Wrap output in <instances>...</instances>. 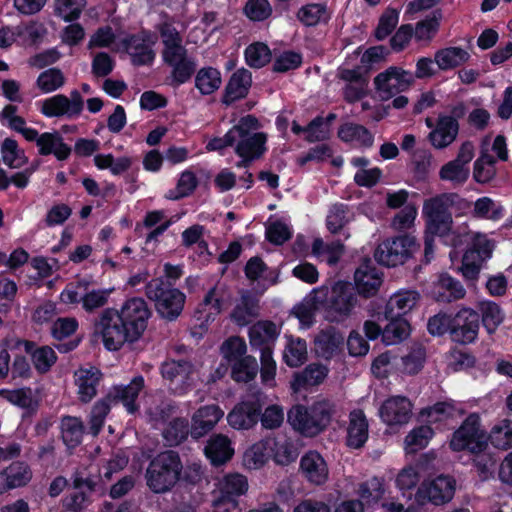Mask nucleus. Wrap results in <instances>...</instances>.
<instances>
[{"label":"nucleus","mask_w":512,"mask_h":512,"mask_svg":"<svg viewBox=\"0 0 512 512\" xmlns=\"http://www.w3.org/2000/svg\"><path fill=\"white\" fill-rule=\"evenodd\" d=\"M456 204L462 208L470 206L469 202L456 193H442L424 201V256L434 253L436 236L446 237L451 234L454 221L450 209Z\"/></svg>","instance_id":"obj_1"},{"label":"nucleus","mask_w":512,"mask_h":512,"mask_svg":"<svg viewBox=\"0 0 512 512\" xmlns=\"http://www.w3.org/2000/svg\"><path fill=\"white\" fill-rule=\"evenodd\" d=\"M163 44V62L171 68L170 77L174 85L187 82L194 74L197 64L183 45L181 32L173 19H166L158 26Z\"/></svg>","instance_id":"obj_2"},{"label":"nucleus","mask_w":512,"mask_h":512,"mask_svg":"<svg viewBox=\"0 0 512 512\" xmlns=\"http://www.w3.org/2000/svg\"><path fill=\"white\" fill-rule=\"evenodd\" d=\"M334 412V405L323 399L309 407H292L287 413V420L295 431L306 437H314L326 429Z\"/></svg>","instance_id":"obj_3"},{"label":"nucleus","mask_w":512,"mask_h":512,"mask_svg":"<svg viewBox=\"0 0 512 512\" xmlns=\"http://www.w3.org/2000/svg\"><path fill=\"white\" fill-rule=\"evenodd\" d=\"M181 462L173 451L159 454L147 470V484L156 493L169 490L179 479Z\"/></svg>","instance_id":"obj_4"},{"label":"nucleus","mask_w":512,"mask_h":512,"mask_svg":"<svg viewBox=\"0 0 512 512\" xmlns=\"http://www.w3.org/2000/svg\"><path fill=\"white\" fill-rule=\"evenodd\" d=\"M146 295L154 301L157 312L168 320H174L181 314L186 299L184 293L162 279L151 280L146 286Z\"/></svg>","instance_id":"obj_5"},{"label":"nucleus","mask_w":512,"mask_h":512,"mask_svg":"<svg viewBox=\"0 0 512 512\" xmlns=\"http://www.w3.org/2000/svg\"><path fill=\"white\" fill-rule=\"evenodd\" d=\"M315 290H323L322 309L326 312V318L331 321L346 319L356 305V297L349 283L339 281L333 286H321Z\"/></svg>","instance_id":"obj_6"},{"label":"nucleus","mask_w":512,"mask_h":512,"mask_svg":"<svg viewBox=\"0 0 512 512\" xmlns=\"http://www.w3.org/2000/svg\"><path fill=\"white\" fill-rule=\"evenodd\" d=\"M259 121L253 115L242 117L235 130V153L238 156H251L258 159L265 151L266 134L257 132Z\"/></svg>","instance_id":"obj_7"},{"label":"nucleus","mask_w":512,"mask_h":512,"mask_svg":"<svg viewBox=\"0 0 512 512\" xmlns=\"http://www.w3.org/2000/svg\"><path fill=\"white\" fill-rule=\"evenodd\" d=\"M365 258L354 273V283L358 293L364 297L374 296L383 282L379 266L396 267L402 265V258Z\"/></svg>","instance_id":"obj_8"},{"label":"nucleus","mask_w":512,"mask_h":512,"mask_svg":"<svg viewBox=\"0 0 512 512\" xmlns=\"http://www.w3.org/2000/svg\"><path fill=\"white\" fill-rule=\"evenodd\" d=\"M95 332L101 337L105 348L110 351L120 349L126 342L137 340L122 322L118 310L113 309H108L101 315L96 324Z\"/></svg>","instance_id":"obj_9"},{"label":"nucleus","mask_w":512,"mask_h":512,"mask_svg":"<svg viewBox=\"0 0 512 512\" xmlns=\"http://www.w3.org/2000/svg\"><path fill=\"white\" fill-rule=\"evenodd\" d=\"M488 438L480 427L476 414L469 415L462 425L453 433L450 447L453 451L481 452L487 445Z\"/></svg>","instance_id":"obj_10"},{"label":"nucleus","mask_w":512,"mask_h":512,"mask_svg":"<svg viewBox=\"0 0 512 512\" xmlns=\"http://www.w3.org/2000/svg\"><path fill=\"white\" fill-rule=\"evenodd\" d=\"M413 83V74L396 66L387 68L374 78L376 91L383 101L389 100L396 94L409 89Z\"/></svg>","instance_id":"obj_11"},{"label":"nucleus","mask_w":512,"mask_h":512,"mask_svg":"<svg viewBox=\"0 0 512 512\" xmlns=\"http://www.w3.org/2000/svg\"><path fill=\"white\" fill-rule=\"evenodd\" d=\"M111 290L89 289L83 282L70 283L60 295L65 304L82 303L85 310L90 311L103 306L108 299Z\"/></svg>","instance_id":"obj_12"},{"label":"nucleus","mask_w":512,"mask_h":512,"mask_svg":"<svg viewBox=\"0 0 512 512\" xmlns=\"http://www.w3.org/2000/svg\"><path fill=\"white\" fill-rule=\"evenodd\" d=\"M5 345L11 352H26L30 355L34 369L40 373H47L55 364L57 356L55 351L48 346L36 347L32 342L23 341L17 337L9 336L5 339Z\"/></svg>","instance_id":"obj_13"},{"label":"nucleus","mask_w":512,"mask_h":512,"mask_svg":"<svg viewBox=\"0 0 512 512\" xmlns=\"http://www.w3.org/2000/svg\"><path fill=\"white\" fill-rule=\"evenodd\" d=\"M412 410L413 405L408 398L392 396L381 404L379 416L392 431H396L409 423Z\"/></svg>","instance_id":"obj_14"},{"label":"nucleus","mask_w":512,"mask_h":512,"mask_svg":"<svg viewBox=\"0 0 512 512\" xmlns=\"http://www.w3.org/2000/svg\"><path fill=\"white\" fill-rule=\"evenodd\" d=\"M84 107V100L78 90H73L70 97L57 94L45 99L42 103L41 112L47 117L74 118L81 114Z\"/></svg>","instance_id":"obj_15"},{"label":"nucleus","mask_w":512,"mask_h":512,"mask_svg":"<svg viewBox=\"0 0 512 512\" xmlns=\"http://www.w3.org/2000/svg\"><path fill=\"white\" fill-rule=\"evenodd\" d=\"M455 480L449 476H438L430 481H425L416 493L420 503L431 502L436 505L449 502L455 493Z\"/></svg>","instance_id":"obj_16"},{"label":"nucleus","mask_w":512,"mask_h":512,"mask_svg":"<svg viewBox=\"0 0 512 512\" xmlns=\"http://www.w3.org/2000/svg\"><path fill=\"white\" fill-rule=\"evenodd\" d=\"M118 315L130 330L131 335L138 340L147 327L150 311L143 299L132 298L118 310Z\"/></svg>","instance_id":"obj_17"},{"label":"nucleus","mask_w":512,"mask_h":512,"mask_svg":"<svg viewBox=\"0 0 512 512\" xmlns=\"http://www.w3.org/2000/svg\"><path fill=\"white\" fill-rule=\"evenodd\" d=\"M299 473L311 485L321 486L329 480V466L317 451H307L300 459Z\"/></svg>","instance_id":"obj_18"},{"label":"nucleus","mask_w":512,"mask_h":512,"mask_svg":"<svg viewBox=\"0 0 512 512\" xmlns=\"http://www.w3.org/2000/svg\"><path fill=\"white\" fill-rule=\"evenodd\" d=\"M479 316L470 308H462L455 315L451 335L454 341L467 344L473 342L478 334Z\"/></svg>","instance_id":"obj_19"},{"label":"nucleus","mask_w":512,"mask_h":512,"mask_svg":"<svg viewBox=\"0 0 512 512\" xmlns=\"http://www.w3.org/2000/svg\"><path fill=\"white\" fill-rule=\"evenodd\" d=\"M323 290L313 289L299 304L291 310V315L299 321V328L309 329L315 323L316 311L322 308Z\"/></svg>","instance_id":"obj_20"},{"label":"nucleus","mask_w":512,"mask_h":512,"mask_svg":"<svg viewBox=\"0 0 512 512\" xmlns=\"http://www.w3.org/2000/svg\"><path fill=\"white\" fill-rule=\"evenodd\" d=\"M260 405L257 400L238 403L227 415L228 424L237 430H248L258 421Z\"/></svg>","instance_id":"obj_21"},{"label":"nucleus","mask_w":512,"mask_h":512,"mask_svg":"<svg viewBox=\"0 0 512 512\" xmlns=\"http://www.w3.org/2000/svg\"><path fill=\"white\" fill-rule=\"evenodd\" d=\"M224 411L216 404L200 407L192 416L191 434L200 438L212 430L223 418Z\"/></svg>","instance_id":"obj_22"},{"label":"nucleus","mask_w":512,"mask_h":512,"mask_svg":"<svg viewBox=\"0 0 512 512\" xmlns=\"http://www.w3.org/2000/svg\"><path fill=\"white\" fill-rule=\"evenodd\" d=\"M459 131L457 120L448 115L439 116L435 128L429 133L428 138L436 149H443L451 145Z\"/></svg>","instance_id":"obj_23"},{"label":"nucleus","mask_w":512,"mask_h":512,"mask_svg":"<svg viewBox=\"0 0 512 512\" xmlns=\"http://www.w3.org/2000/svg\"><path fill=\"white\" fill-rule=\"evenodd\" d=\"M153 41L144 33L133 35L124 41V46L135 65H147L153 62L155 52Z\"/></svg>","instance_id":"obj_24"},{"label":"nucleus","mask_w":512,"mask_h":512,"mask_svg":"<svg viewBox=\"0 0 512 512\" xmlns=\"http://www.w3.org/2000/svg\"><path fill=\"white\" fill-rule=\"evenodd\" d=\"M419 250L420 244L414 236L403 235L385 240L377 247L374 256H412Z\"/></svg>","instance_id":"obj_25"},{"label":"nucleus","mask_w":512,"mask_h":512,"mask_svg":"<svg viewBox=\"0 0 512 512\" xmlns=\"http://www.w3.org/2000/svg\"><path fill=\"white\" fill-rule=\"evenodd\" d=\"M144 387V379L141 376L135 377L126 386H115L111 389L106 399L110 404L115 401H120L126 408L127 412L134 413L137 411L138 406L135 404V399Z\"/></svg>","instance_id":"obj_26"},{"label":"nucleus","mask_w":512,"mask_h":512,"mask_svg":"<svg viewBox=\"0 0 512 512\" xmlns=\"http://www.w3.org/2000/svg\"><path fill=\"white\" fill-rule=\"evenodd\" d=\"M100 379L101 373L94 367L80 368L75 372L74 382L80 401L87 403L95 397Z\"/></svg>","instance_id":"obj_27"},{"label":"nucleus","mask_w":512,"mask_h":512,"mask_svg":"<svg viewBox=\"0 0 512 512\" xmlns=\"http://www.w3.org/2000/svg\"><path fill=\"white\" fill-rule=\"evenodd\" d=\"M251 83L252 77L248 70L242 68L235 71L226 85L222 102L225 105H231L235 101L245 98Z\"/></svg>","instance_id":"obj_28"},{"label":"nucleus","mask_w":512,"mask_h":512,"mask_svg":"<svg viewBox=\"0 0 512 512\" xmlns=\"http://www.w3.org/2000/svg\"><path fill=\"white\" fill-rule=\"evenodd\" d=\"M32 478L27 464L13 462L0 473V493L26 485Z\"/></svg>","instance_id":"obj_29"},{"label":"nucleus","mask_w":512,"mask_h":512,"mask_svg":"<svg viewBox=\"0 0 512 512\" xmlns=\"http://www.w3.org/2000/svg\"><path fill=\"white\" fill-rule=\"evenodd\" d=\"M40 155L53 154L58 160H65L71 153V148L64 143L63 137L58 132L43 133L38 139Z\"/></svg>","instance_id":"obj_30"},{"label":"nucleus","mask_w":512,"mask_h":512,"mask_svg":"<svg viewBox=\"0 0 512 512\" xmlns=\"http://www.w3.org/2000/svg\"><path fill=\"white\" fill-rule=\"evenodd\" d=\"M368 439V423L361 410L350 413L347 428V444L352 448H360Z\"/></svg>","instance_id":"obj_31"},{"label":"nucleus","mask_w":512,"mask_h":512,"mask_svg":"<svg viewBox=\"0 0 512 512\" xmlns=\"http://www.w3.org/2000/svg\"><path fill=\"white\" fill-rule=\"evenodd\" d=\"M431 294L438 301H451L463 298L465 289L457 280L447 274H442L433 285Z\"/></svg>","instance_id":"obj_32"},{"label":"nucleus","mask_w":512,"mask_h":512,"mask_svg":"<svg viewBox=\"0 0 512 512\" xmlns=\"http://www.w3.org/2000/svg\"><path fill=\"white\" fill-rule=\"evenodd\" d=\"M419 294L415 291H399L389 300L386 309V317H402L409 313L418 303Z\"/></svg>","instance_id":"obj_33"},{"label":"nucleus","mask_w":512,"mask_h":512,"mask_svg":"<svg viewBox=\"0 0 512 512\" xmlns=\"http://www.w3.org/2000/svg\"><path fill=\"white\" fill-rule=\"evenodd\" d=\"M338 136L342 141L360 147H371L374 141L372 133L366 127L353 122L342 124L339 127Z\"/></svg>","instance_id":"obj_34"},{"label":"nucleus","mask_w":512,"mask_h":512,"mask_svg":"<svg viewBox=\"0 0 512 512\" xmlns=\"http://www.w3.org/2000/svg\"><path fill=\"white\" fill-rule=\"evenodd\" d=\"M205 454L212 464L219 465L230 460L234 454L231 441L224 435H215L205 448Z\"/></svg>","instance_id":"obj_35"},{"label":"nucleus","mask_w":512,"mask_h":512,"mask_svg":"<svg viewBox=\"0 0 512 512\" xmlns=\"http://www.w3.org/2000/svg\"><path fill=\"white\" fill-rule=\"evenodd\" d=\"M224 301V290L219 287L212 288L203 302L200 304L197 314L198 319L208 322L220 314Z\"/></svg>","instance_id":"obj_36"},{"label":"nucleus","mask_w":512,"mask_h":512,"mask_svg":"<svg viewBox=\"0 0 512 512\" xmlns=\"http://www.w3.org/2000/svg\"><path fill=\"white\" fill-rule=\"evenodd\" d=\"M248 490L246 477L241 474H229L224 476L217 484V495L237 499Z\"/></svg>","instance_id":"obj_37"},{"label":"nucleus","mask_w":512,"mask_h":512,"mask_svg":"<svg viewBox=\"0 0 512 512\" xmlns=\"http://www.w3.org/2000/svg\"><path fill=\"white\" fill-rule=\"evenodd\" d=\"M469 53L460 47H448L435 53V62L441 70H449L467 62Z\"/></svg>","instance_id":"obj_38"},{"label":"nucleus","mask_w":512,"mask_h":512,"mask_svg":"<svg viewBox=\"0 0 512 512\" xmlns=\"http://www.w3.org/2000/svg\"><path fill=\"white\" fill-rule=\"evenodd\" d=\"M496 159L489 154L488 149L482 148L479 158L474 162L473 177L476 182L486 184L496 176Z\"/></svg>","instance_id":"obj_39"},{"label":"nucleus","mask_w":512,"mask_h":512,"mask_svg":"<svg viewBox=\"0 0 512 512\" xmlns=\"http://www.w3.org/2000/svg\"><path fill=\"white\" fill-rule=\"evenodd\" d=\"M389 323L382 332V339L386 345H393L406 339L411 332L409 322L403 317L388 318Z\"/></svg>","instance_id":"obj_40"},{"label":"nucleus","mask_w":512,"mask_h":512,"mask_svg":"<svg viewBox=\"0 0 512 512\" xmlns=\"http://www.w3.org/2000/svg\"><path fill=\"white\" fill-rule=\"evenodd\" d=\"M269 443L267 439L251 445L243 455V465L250 470H256L263 467L268 461L270 455Z\"/></svg>","instance_id":"obj_41"},{"label":"nucleus","mask_w":512,"mask_h":512,"mask_svg":"<svg viewBox=\"0 0 512 512\" xmlns=\"http://www.w3.org/2000/svg\"><path fill=\"white\" fill-rule=\"evenodd\" d=\"M269 443L270 455L279 465H288L297 458V450L292 442L287 439L267 438Z\"/></svg>","instance_id":"obj_42"},{"label":"nucleus","mask_w":512,"mask_h":512,"mask_svg":"<svg viewBox=\"0 0 512 512\" xmlns=\"http://www.w3.org/2000/svg\"><path fill=\"white\" fill-rule=\"evenodd\" d=\"M328 369L322 365H309L301 374H296L291 383L292 389L297 392L305 386L318 385L326 378Z\"/></svg>","instance_id":"obj_43"},{"label":"nucleus","mask_w":512,"mask_h":512,"mask_svg":"<svg viewBox=\"0 0 512 512\" xmlns=\"http://www.w3.org/2000/svg\"><path fill=\"white\" fill-rule=\"evenodd\" d=\"M442 17V11L436 9L432 12L431 16L417 22L415 28H413L415 39L417 41H431L439 30Z\"/></svg>","instance_id":"obj_44"},{"label":"nucleus","mask_w":512,"mask_h":512,"mask_svg":"<svg viewBox=\"0 0 512 512\" xmlns=\"http://www.w3.org/2000/svg\"><path fill=\"white\" fill-rule=\"evenodd\" d=\"M287 343L283 351V359L290 367H298L307 359L306 342L300 338L286 337Z\"/></svg>","instance_id":"obj_45"},{"label":"nucleus","mask_w":512,"mask_h":512,"mask_svg":"<svg viewBox=\"0 0 512 512\" xmlns=\"http://www.w3.org/2000/svg\"><path fill=\"white\" fill-rule=\"evenodd\" d=\"M258 314V301L250 294H242L238 304L236 305L232 319L238 325H246Z\"/></svg>","instance_id":"obj_46"},{"label":"nucleus","mask_w":512,"mask_h":512,"mask_svg":"<svg viewBox=\"0 0 512 512\" xmlns=\"http://www.w3.org/2000/svg\"><path fill=\"white\" fill-rule=\"evenodd\" d=\"M162 376L172 382H178L183 385L190 384L194 371L186 362L167 361L161 368Z\"/></svg>","instance_id":"obj_47"},{"label":"nucleus","mask_w":512,"mask_h":512,"mask_svg":"<svg viewBox=\"0 0 512 512\" xmlns=\"http://www.w3.org/2000/svg\"><path fill=\"white\" fill-rule=\"evenodd\" d=\"M221 85L220 72L213 67L202 68L195 77V86L203 95H209Z\"/></svg>","instance_id":"obj_48"},{"label":"nucleus","mask_w":512,"mask_h":512,"mask_svg":"<svg viewBox=\"0 0 512 512\" xmlns=\"http://www.w3.org/2000/svg\"><path fill=\"white\" fill-rule=\"evenodd\" d=\"M432 437L433 430L429 426H419L405 437L404 448L408 453H415L425 448Z\"/></svg>","instance_id":"obj_49"},{"label":"nucleus","mask_w":512,"mask_h":512,"mask_svg":"<svg viewBox=\"0 0 512 512\" xmlns=\"http://www.w3.org/2000/svg\"><path fill=\"white\" fill-rule=\"evenodd\" d=\"M83 423L77 417L67 416L62 419V438L68 447H75L81 442L83 436Z\"/></svg>","instance_id":"obj_50"},{"label":"nucleus","mask_w":512,"mask_h":512,"mask_svg":"<svg viewBox=\"0 0 512 512\" xmlns=\"http://www.w3.org/2000/svg\"><path fill=\"white\" fill-rule=\"evenodd\" d=\"M2 160L11 169H18L27 162L24 151L20 150L15 140L6 138L1 146Z\"/></svg>","instance_id":"obj_51"},{"label":"nucleus","mask_w":512,"mask_h":512,"mask_svg":"<svg viewBox=\"0 0 512 512\" xmlns=\"http://www.w3.org/2000/svg\"><path fill=\"white\" fill-rule=\"evenodd\" d=\"M0 397L21 408L34 409L37 406V400L30 388L0 389Z\"/></svg>","instance_id":"obj_52"},{"label":"nucleus","mask_w":512,"mask_h":512,"mask_svg":"<svg viewBox=\"0 0 512 512\" xmlns=\"http://www.w3.org/2000/svg\"><path fill=\"white\" fill-rule=\"evenodd\" d=\"M343 337L334 330L321 332L316 338V351L322 357H331L342 345Z\"/></svg>","instance_id":"obj_53"},{"label":"nucleus","mask_w":512,"mask_h":512,"mask_svg":"<svg viewBox=\"0 0 512 512\" xmlns=\"http://www.w3.org/2000/svg\"><path fill=\"white\" fill-rule=\"evenodd\" d=\"M491 443L499 449L512 447V421L503 419L498 422L490 432Z\"/></svg>","instance_id":"obj_54"},{"label":"nucleus","mask_w":512,"mask_h":512,"mask_svg":"<svg viewBox=\"0 0 512 512\" xmlns=\"http://www.w3.org/2000/svg\"><path fill=\"white\" fill-rule=\"evenodd\" d=\"M469 174V167H464L454 160L444 164L439 171L440 179L443 181H449L453 185L464 184L468 180Z\"/></svg>","instance_id":"obj_55"},{"label":"nucleus","mask_w":512,"mask_h":512,"mask_svg":"<svg viewBox=\"0 0 512 512\" xmlns=\"http://www.w3.org/2000/svg\"><path fill=\"white\" fill-rule=\"evenodd\" d=\"M246 343L239 337H230L220 348L223 358L233 366L234 363L241 361L246 355Z\"/></svg>","instance_id":"obj_56"},{"label":"nucleus","mask_w":512,"mask_h":512,"mask_svg":"<svg viewBox=\"0 0 512 512\" xmlns=\"http://www.w3.org/2000/svg\"><path fill=\"white\" fill-rule=\"evenodd\" d=\"M503 214V207L489 197H482L475 201L472 215L475 218L499 220Z\"/></svg>","instance_id":"obj_57"},{"label":"nucleus","mask_w":512,"mask_h":512,"mask_svg":"<svg viewBox=\"0 0 512 512\" xmlns=\"http://www.w3.org/2000/svg\"><path fill=\"white\" fill-rule=\"evenodd\" d=\"M249 335L251 344L259 346L274 340L278 335V330L275 324L261 321L250 328Z\"/></svg>","instance_id":"obj_58"},{"label":"nucleus","mask_w":512,"mask_h":512,"mask_svg":"<svg viewBox=\"0 0 512 512\" xmlns=\"http://www.w3.org/2000/svg\"><path fill=\"white\" fill-rule=\"evenodd\" d=\"M245 59L250 67L261 68L270 62L271 51L266 44L256 42L246 48Z\"/></svg>","instance_id":"obj_59"},{"label":"nucleus","mask_w":512,"mask_h":512,"mask_svg":"<svg viewBox=\"0 0 512 512\" xmlns=\"http://www.w3.org/2000/svg\"><path fill=\"white\" fill-rule=\"evenodd\" d=\"M483 325L489 333H492L502 323L504 314L500 307L491 301H485L480 304Z\"/></svg>","instance_id":"obj_60"},{"label":"nucleus","mask_w":512,"mask_h":512,"mask_svg":"<svg viewBox=\"0 0 512 512\" xmlns=\"http://www.w3.org/2000/svg\"><path fill=\"white\" fill-rule=\"evenodd\" d=\"M257 370L258 365L255 358L247 356L233 364L231 375L237 382H248L256 376Z\"/></svg>","instance_id":"obj_61"},{"label":"nucleus","mask_w":512,"mask_h":512,"mask_svg":"<svg viewBox=\"0 0 512 512\" xmlns=\"http://www.w3.org/2000/svg\"><path fill=\"white\" fill-rule=\"evenodd\" d=\"M65 83V77L60 69L50 68L42 72L37 79L38 88L44 92H53Z\"/></svg>","instance_id":"obj_62"},{"label":"nucleus","mask_w":512,"mask_h":512,"mask_svg":"<svg viewBox=\"0 0 512 512\" xmlns=\"http://www.w3.org/2000/svg\"><path fill=\"white\" fill-rule=\"evenodd\" d=\"M421 478L418 465H408L401 469L396 475V487L402 492L412 490L419 483Z\"/></svg>","instance_id":"obj_63"},{"label":"nucleus","mask_w":512,"mask_h":512,"mask_svg":"<svg viewBox=\"0 0 512 512\" xmlns=\"http://www.w3.org/2000/svg\"><path fill=\"white\" fill-rule=\"evenodd\" d=\"M298 19L306 26H314L327 19L326 7L322 4H308L300 8Z\"/></svg>","instance_id":"obj_64"}]
</instances>
